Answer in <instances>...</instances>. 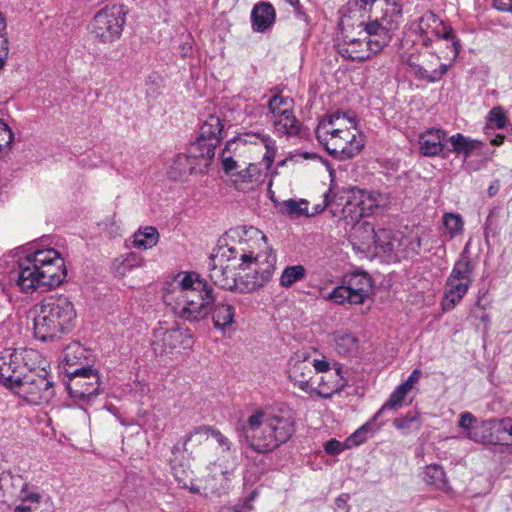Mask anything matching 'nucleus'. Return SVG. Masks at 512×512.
Listing matches in <instances>:
<instances>
[{
    "label": "nucleus",
    "mask_w": 512,
    "mask_h": 512,
    "mask_svg": "<svg viewBox=\"0 0 512 512\" xmlns=\"http://www.w3.org/2000/svg\"><path fill=\"white\" fill-rule=\"evenodd\" d=\"M163 300L178 318L198 322L212 312L214 327L220 330L234 322L235 308L224 302L214 305L213 289L196 272H182L167 282L163 288Z\"/></svg>",
    "instance_id": "f257e3e1"
},
{
    "label": "nucleus",
    "mask_w": 512,
    "mask_h": 512,
    "mask_svg": "<svg viewBox=\"0 0 512 512\" xmlns=\"http://www.w3.org/2000/svg\"><path fill=\"white\" fill-rule=\"evenodd\" d=\"M234 242L228 246L230 258H239L238 267L242 270L255 267L238 280V292L251 293L270 281L275 271L276 255L267 243V237L257 228L239 226L228 234Z\"/></svg>",
    "instance_id": "f03ea898"
},
{
    "label": "nucleus",
    "mask_w": 512,
    "mask_h": 512,
    "mask_svg": "<svg viewBox=\"0 0 512 512\" xmlns=\"http://www.w3.org/2000/svg\"><path fill=\"white\" fill-rule=\"evenodd\" d=\"M295 433L291 416L268 414L261 409L252 412L237 426L243 453L268 454L286 443Z\"/></svg>",
    "instance_id": "7ed1b4c3"
},
{
    "label": "nucleus",
    "mask_w": 512,
    "mask_h": 512,
    "mask_svg": "<svg viewBox=\"0 0 512 512\" xmlns=\"http://www.w3.org/2000/svg\"><path fill=\"white\" fill-rule=\"evenodd\" d=\"M67 275L64 259L53 248L28 253L19 262L17 286L24 293L60 286Z\"/></svg>",
    "instance_id": "20e7f679"
},
{
    "label": "nucleus",
    "mask_w": 512,
    "mask_h": 512,
    "mask_svg": "<svg viewBox=\"0 0 512 512\" xmlns=\"http://www.w3.org/2000/svg\"><path fill=\"white\" fill-rule=\"evenodd\" d=\"M345 120V114L337 111L325 116L315 130L317 140L333 158L340 161L355 157L365 145L364 137L352 119H347L349 126L343 127Z\"/></svg>",
    "instance_id": "39448f33"
},
{
    "label": "nucleus",
    "mask_w": 512,
    "mask_h": 512,
    "mask_svg": "<svg viewBox=\"0 0 512 512\" xmlns=\"http://www.w3.org/2000/svg\"><path fill=\"white\" fill-rule=\"evenodd\" d=\"M76 309L64 295L44 298L34 307V335L41 341L58 338L73 330Z\"/></svg>",
    "instance_id": "423d86ee"
},
{
    "label": "nucleus",
    "mask_w": 512,
    "mask_h": 512,
    "mask_svg": "<svg viewBox=\"0 0 512 512\" xmlns=\"http://www.w3.org/2000/svg\"><path fill=\"white\" fill-rule=\"evenodd\" d=\"M398 28V23L392 16L383 15L381 18H375L365 24V31L369 35V40L365 43L368 50L373 53L381 51L391 40V34ZM364 46L359 40H352L346 45L339 46L341 56L353 61L363 62L370 55L360 49Z\"/></svg>",
    "instance_id": "0eeeda50"
},
{
    "label": "nucleus",
    "mask_w": 512,
    "mask_h": 512,
    "mask_svg": "<svg viewBox=\"0 0 512 512\" xmlns=\"http://www.w3.org/2000/svg\"><path fill=\"white\" fill-rule=\"evenodd\" d=\"M33 369L27 370L14 391L33 405L47 404L55 395L54 382L47 370L48 363L40 354Z\"/></svg>",
    "instance_id": "6e6552de"
},
{
    "label": "nucleus",
    "mask_w": 512,
    "mask_h": 512,
    "mask_svg": "<svg viewBox=\"0 0 512 512\" xmlns=\"http://www.w3.org/2000/svg\"><path fill=\"white\" fill-rule=\"evenodd\" d=\"M40 361V353L34 349H5L0 352V383L14 390L24 373Z\"/></svg>",
    "instance_id": "1a4fd4ad"
},
{
    "label": "nucleus",
    "mask_w": 512,
    "mask_h": 512,
    "mask_svg": "<svg viewBox=\"0 0 512 512\" xmlns=\"http://www.w3.org/2000/svg\"><path fill=\"white\" fill-rule=\"evenodd\" d=\"M245 143L262 144L266 148V152L261 162L249 163L241 169V172L235 173L236 184H262L274 161L276 149L275 141L270 136L261 133H245Z\"/></svg>",
    "instance_id": "9d476101"
},
{
    "label": "nucleus",
    "mask_w": 512,
    "mask_h": 512,
    "mask_svg": "<svg viewBox=\"0 0 512 512\" xmlns=\"http://www.w3.org/2000/svg\"><path fill=\"white\" fill-rule=\"evenodd\" d=\"M125 25V13L121 6L113 5L98 11L88 24L89 34L101 43L119 39Z\"/></svg>",
    "instance_id": "9b49d317"
},
{
    "label": "nucleus",
    "mask_w": 512,
    "mask_h": 512,
    "mask_svg": "<svg viewBox=\"0 0 512 512\" xmlns=\"http://www.w3.org/2000/svg\"><path fill=\"white\" fill-rule=\"evenodd\" d=\"M472 272L471 259L463 252L446 280L443 303L445 309L454 308L467 293L472 283Z\"/></svg>",
    "instance_id": "f8f14e48"
},
{
    "label": "nucleus",
    "mask_w": 512,
    "mask_h": 512,
    "mask_svg": "<svg viewBox=\"0 0 512 512\" xmlns=\"http://www.w3.org/2000/svg\"><path fill=\"white\" fill-rule=\"evenodd\" d=\"M99 389V374L91 367H82L70 372L67 390L72 398L89 401L99 394Z\"/></svg>",
    "instance_id": "ddd939ff"
},
{
    "label": "nucleus",
    "mask_w": 512,
    "mask_h": 512,
    "mask_svg": "<svg viewBox=\"0 0 512 512\" xmlns=\"http://www.w3.org/2000/svg\"><path fill=\"white\" fill-rule=\"evenodd\" d=\"M288 378L295 387L313 396L314 372L311 369L310 353L297 351L288 362Z\"/></svg>",
    "instance_id": "4468645a"
},
{
    "label": "nucleus",
    "mask_w": 512,
    "mask_h": 512,
    "mask_svg": "<svg viewBox=\"0 0 512 512\" xmlns=\"http://www.w3.org/2000/svg\"><path fill=\"white\" fill-rule=\"evenodd\" d=\"M228 255V248L221 254L210 255L207 263L208 277L214 285L222 289L237 291L238 280L233 272L235 266L231 268L226 262H239V258H230Z\"/></svg>",
    "instance_id": "2eb2a0df"
},
{
    "label": "nucleus",
    "mask_w": 512,
    "mask_h": 512,
    "mask_svg": "<svg viewBox=\"0 0 512 512\" xmlns=\"http://www.w3.org/2000/svg\"><path fill=\"white\" fill-rule=\"evenodd\" d=\"M374 243L386 253L402 252L407 256L417 254L421 247V239L416 234L396 238L387 229L372 230Z\"/></svg>",
    "instance_id": "dca6fc26"
},
{
    "label": "nucleus",
    "mask_w": 512,
    "mask_h": 512,
    "mask_svg": "<svg viewBox=\"0 0 512 512\" xmlns=\"http://www.w3.org/2000/svg\"><path fill=\"white\" fill-rule=\"evenodd\" d=\"M192 345L193 338L189 331L179 328L156 331L152 342L154 352L159 355L170 353L176 348L189 349Z\"/></svg>",
    "instance_id": "f3484780"
},
{
    "label": "nucleus",
    "mask_w": 512,
    "mask_h": 512,
    "mask_svg": "<svg viewBox=\"0 0 512 512\" xmlns=\"http://www.w3.org/2000/svg\"><path fill=\"white\" fill-rule=\"evenodd\" d=\"M376 198L362 189H351L350 194L343 207L345 217H350L352 221H358L363 217L371 215L377 208Z\"/></svg>",
    "instance_id": "a211bd4d"
},
{
    "label": "nucleus",
    "mask_w": 512,
    "mask_h": 512,
    "mask_svg": "<svg viewBox=\"0 0 512 512\" xmlns=\"http://www.w3.org/2000/svg\"><path fill=\"white\" fill-rule=\"evenodd\" d=\"M346 385L347 381L343 377L341 369L334 368L331 371H325L314 380L313 395L327 399L340 392Z\"/></svg>",
    "instance_id": "6ab92c4d"
},
{
    "label": "nucleus",
    "mask_w": 512,
    "mask_h": 512,
    "mask_svg": "<svg viewBox=\"0 0 512 512\" xmlns=\"http://www.w3.org/2000/svg\"><path fill=\"white\" fill-rule=\"evenodd\" d=\"M467 438L478 443L502 444L501 419H491L477 423L467 433Z\"/></svg>",
    "instance_id": "aec40b11"
},
{
    "label": "nucleus",
    "mask_w": 512,
    "mask_h": 512,
    "mask_svg": "<svg viewBox=\"0 0 512 512\" xmlns=\"http://www.w3.org/2000/svg\"><path fill=\"white\" fill-rule=\"evenodd\" d=\"M246 139L245 134L240 133L231 140H229L225 148L221 153V163L222 169L227 174L233 182L236 184V175L235 173L241 172L238 161L235 159V153L240 146L246 144L244 140Z\"/></svg>",
    "instance_id": "412c9836"
},
{
    "label": "nucleus",
    "mask_w": 512,
    "mask_h": 512,
    "mask_svg": "<svg viewBox=\"0 0 512 512\" xmlns=\"http://www.w3.org/2000/svg\"><path fill=\"white\" fill-rule=\"evenodd\" d=\"M345 285L352 296V304H362L372 290V280L366 272L352 273Z\"/></svg>",
    "instance_id": "4be33fe9"
},
{
    "label": "nucleus",
    "mask_w": 512,
    "mask_h": 512,
    "mask_svg": "<svg viewBox=\"0 0 512 512\" xmlns=\"http://www.w3.org/2000/svg\"><path fill=\"white\" fill-rule=\"evenodd\" d=\"M216 147L217 146L210 143V141L198 136L197 139L190 144L187 154L191 160L194 161L203 172H205L215 155Z\"/></svg>",
    "instance_id": "5701e85b"
},
{
    "label": "nucleus",
    "mask_w": 512,
    "mask_h": 512,
    "mask_svg": "<svg viewBox=\"0 0 512 512\" xmlns=\"http://www.w3.org/2000/svg\"><path fill=\"white\" fill-rule=\"evenodd\" d=\"M216 147L217 146L210 143V141L198 136L197 139L190 144L187 154L191 160L194 161L203 172H205L215 155Z\"/></svg>",
    "instance_id": "b1692460"
},
{
    "label": "nucleus",
    "mask_w": 512,
    "mask_h": 512,
    "mask_svg": "<svg viewBox=\"0 0 512 512\" xmlns=\"http://www.w3.org/2000/svg\"><path fill=\"white\" fill-rule=\"evenodd\" d=\"M216 147L217 146L210 143V141L198 136L197 139L190 144L187 154L191 160L194 161L203 172H205L215 155Z\"/></svg>",
    "instance_id": "393cba45"
},
{
    "label": "nucleus",
    "mask_w": 512,
    "mask_h": 512,
    "mask_svg": "<svg viewBox=\"0 0 512 512\" xmlns=\"http://www.w3.org/2000/svg\"><path fill=\"white\" fill-rule=\"evenodd\" d=\"M446 132L441 129L432 128L419 137V149L424 156L433 157L439 155L444 149Z\"/></svg>",
    "instance_id": "a878e982"
},
{
    "label": "nucleus",
    "mask_w": 512,
    "mask_h": 512,
    "mask_svg": "<svg viewBox=\"0 0 512 512\" xmlns=\"http://www.w3.org/2000/svg\"><path fill=\"white\" fill-rule=\"evenodd\" d=\"M144 259L135 252H129L116 257L111 263V271L116 278H123L134 269L141 268Z\"/></svg>",
    "instance_id": "bb28decb"
},
{
    "label": "nucleus",
    "mask_w": 512,
    "mask_h": 512,
    "mask_svg": "<svg viewBox=\"0 0 512 512\" xmlns=\"http://www.w3.org/2000/svg\"><path fill=\"white\" fill-rule=\"evenodd\" d=\"M252 29L255 32H264L275 21V9L267 2H261L254 6L251 12Z\"/></svg>",
    "instance_id": "cd10ccee"
},
{
    "label": "nucleus",
    "mask_w": 512,
    "mask_h": 512,
    "mask_svg": "<svg viewBox=\"0 0 512 512\" xmlns=\"http://www.w3.org/2000/svg\"><path fill=\"white\" fill-rule=\"evenodd\" d=\"M169 173L173 180H180L193 173H203V171L186 153L175 157Z\"/></svg>",
    "instance_id": "c85d7f7f"
},
{
    "label": "nucleus",
    "mask_w": 512,
    "mask_h": 512,
    "mask_svg": "<svg viewBox=\"0 0 512 512\" xmlns=\"http://www.w3.org/2000/svg\"><path fill=\"white\" fill-rule=\"evenodd\" d=\"M159 238V232L155 227H140L132 236V245L137 249L148 250L157 245Z\"/></svg>",
    "instance_id": "c756f323"
},
{
    "label": "nucleus",
    "mask_w": 512,
    "mask_h": 512,
    "mask_svg": "<svg viewBox=\"0 0 512 512\" xmlns=\"http://www.w3.org/2000/svg\"><path fill=\"white\" fill-rule=\"evenodd\" d=\"M223 124L216 115H209L200 127L199 136L218 145L222 139Z\"/></svg>",
    "instance_id": "7c9ffc66"
},
{
    "label": "nucleus",
    "mask_w": 512,
    "mask_h": 512,
    "mask_svg": "<svg viewBox=\"0 0 512 512\" xmlns=\"http://www.w3.org/2000/svg\"><path fill=\"white\" fill-rule=\"evenodd\" d=\"M273 121V125L275 131L278 134L292 137L299 134L301 129V123L297 120L293 113V109L284 113L283 116L279 118H275Z\"/></svg>",
    "instance_id": "2f4dec72"
},
{
    "label": "nucleus",
    "mask_w": 512,
    "mask_h": 512,
    "mask_svg": "<svg viewBox=\"0 0 512 512\" xmlns=\"http://www.w3.org/2000/svg\"><path fill=\"white\" fill-rule=\"evenodd\" d=\"M451 147L447 149L448 152L455 154H463L465 157H469L471 153L478 149L481 142L478 140L470 139L461 133H456L449 138Z\"/></svg>",
    "instance_id": "473e14b6"
},
{
    "label": "nucleus",
    "mask_w": 512,
    "mask_h": 512,
    "mask_svg": "<svg viewBox=\"0 0 512 512\" xmlns=\"http://www.w3.org/2000/svg\"><path fill=\"white\" fill-rule=\"evenodd\" d=\"M409 67L417 79L426 81L428 83H435L440 81L444 75H446L449 69V65L444 63L440 64L438 69L433 70H429L414 62H409Z\"/></svg>",
    "instance_id": "72a5a7b5"
},
{
    "label": "nucleus",
    "mask_w": 512,
    "mask_h": 512,
    "mask_svg": "<svg viewBox=\"0 0 512 512\" xmlns=\"http://www.w3.org/2000/svg\"><path fill=\"white\" fill-rule=\"evenodd\" d=\"M393 425L404 435L418 431L421 428L420 413L418 411H410L405 416L395 418Z\"/></svg>",
    "instance_id": "f704fd0d"
},
{
    "label": "nucleus",
    "mask_w": 512,
    "mask_h": 512,
    "mask_svg": "<svg viewBox=\"0 0 512 512\" xmlns=\"http://www.w3.org/2000/svg\"><path fill=\"white\" fill-rule=\"evenodd\" d=\"M17 500L19 501L17 506L41 508L43 504V496L38 492L37 488L27 483L23 484L20 489Z\"/></svg>",
    "instance_id": "c9c22d12"
},
{
    "label": "nucleus",
    "mask_w": 512,
    "mask_h": 512,
    "mask_svg": "<svg viewBox=\"0 0 512 512\" xmlns=\"http://www.w3.org/2000/svg\"><path fill=\"white\" fill-rule=\"evenodd\" d=\"M423 480L426 484L438 489H444L447 486L446 474L442 466L437 464H431L425 467Z\"/></svg>",
    "instance_id": "e433bc0d"
},
{
    "label": "nucleus",
    "mask_w": 512,
    "mask_h": 512,
    "mask_svg": "<svg viewBox=\"0 0 512 512\" xmlns=\"http://www.w3.org/2000/svg\"><path fill=\"white\" fill-rule=\"evenodd\" d=\"M294 107V101L290 97L283 96L281 94L273 95L268 101V109L272 114V120L279 118L284 113L292 110Z\"/></svg>",
    "instance_id": "4c0bfd02"
},
{
    "label": "nucleus",
    "mask_w": 512,
    "mask_h": 512,
    "mask_svg": "<svg viewBox=\"0 0 512 512\" xmlns=\"http://www.w3.org/2000/svg\"><path fill=\"white\" fill-rule=\"evenodd\" d=\"M211 427L199 426L184 437L183 449L192 452L194 448L201 445L210 436Z\"/></svg>",
    "instance_id": "58836bf2"
},
{
    "label": "nucleus",
    "mask_w": 512,
    "mask_h": 512,
    "mask_svg": "<svg viewBox=\"0 0 512 512\" xmlns=\"http://www.w3.org/2000/svg\"><path fill=\"white\" fill-rule=\"evenodd\" d=\"M411 391L406 385L400 384L392 392L389 399L383 404L379 411L374 415L373 420H376L379 415L386 409H395L402 405L403 400L407 394Z\"/></svg>",
    "instance_id": "ea45409f"
},
{
    "label": "nucleus",
    "mask_w": 512,
    "mask_h": 512,
    "mask_svg": "<svg viewBox=\"0 0 512 512\" xmlns=\"http://www.w3.org/2000/svg\"><path fill=\"white\" fill-rule=\"evenodd\" d=\"M306 276V268L303 265H294L286 267L280 276V285L284 288H290L297 281Z\"/></svg>",
    "instance_id": "a19ab883"
},
{
    "label": "nucleus",
    "mask_w": 512,
    "mask_h": 512,
    "mask_svg": "<svg viewBox=\"0 0 512 512\" xmlns=\"http://www.w3.org/2000/svg\"><path fill=\"white\" fill-rule=\"evenodd\" d=\"M280 212L291 217H299L308 215V202L306 200L288 199L281 203Z\"/></svg>",
    "instance_id": "79ce46f5"
},
{
    "label": "nucleus",
    "mask_w": 512,
    "mask_h": 512,
    "mask_svg": "<svg viewBox=\"0 0 512 512\" xmlns=\"http://www.w3.org/2000/svg\"><path fill=\"white\" fill-rule=\"evenodd\" d=\"M507 124V117L502 107L492 108L486 117L485 133L490 134L493 128L503 129Z\"/></svg>",
    "instance_id": "37998d69"
},
{
    "label": "nucleus",
    "mask_w": 512,
    "mask_h": 512,
    "mask_svg": "<svg viewBox=\"0 0 512 512\" xmlns=\"http://www.w3.org/2000/svg\"><path fill=\"white\" fill-rule=\"evenodd\" d=\"M442 222L450 238L462 234L464 230V221L460 214L445 213Z\"/></svg>",
    "instance_id": "c03bdc74"
},
{
    "label": "nucleus",
    "mask_w": 512,
    "mask_h": 512,
    "mask_svg": "<svg viewBox=\"0 0 512 512\" xmlns=\"http://www.w3.org/2000/svg\"><path fill=\"white\" fill-rule=\"evenodd\" d=\"M173 475L179 486L185 489H189L192 492H198V489L194 486L193 472L183 468L182 466L172 467Z\"/></svg>",
    "instance_id": "a18cd8bd"
},
{
    "label": "nucleus",
    "mask_w": 512,
    "mask_h": 512,
    "mask_svg": "<svg viewBox=\"0 0 512 512\" xmlns=\"http://www.w3.org/2000/svg\"><path fill=\"white\" fill-rule=\"evenodd\" d=\"M336 348L341 354H350L357 348V338L350 333H341L336 336Z\"/></svg>",
    "instance_id": "49530a36"
},
{
    "label": "nucleus",
    "mask_w": 512,
    "mask_h": 512,
    "mask_svg": "<svg viewBox=\"0 0 512 512\" xmlns=\"http://www.w3.org/2000/svg\"><path fill=\"white\" fill-rule=\"evenodd\" d=\"M368 437L369 424H364L346 439L345 445L347 448L358 446L364 443Z\"/></svg>",
    "instance_id": "de8ad7c7"
},
{
    "label": "nucleus",
    "mask_w": 512,
    "mask_h": 512,
    "mask_svg": "<svg viewBox=\"0 0 512 512\" xmlns=\"http://www.w3.org/2000/svg\"><path fill=\"white\" fill-rule=\"evenodd\" d=\"M327 300H331L336 304H352V296L347 290L346 285L338 286L333 291H331L326 297Z\"/></svg>",
    "instance_id": "09e8293b"
},
{
    "label": "nucleus",
    "mask_w": 512,
    "mask_h": 512,
    "mask_svg": "<svg viewBox=\"0 0 512 512\" xmlns=\"http://www.w3.org/2000/svg\"><path fill=\"white\" fill-rule=\"evenodd\" d=\"M441 24H442V22L438 19V17L434 13L427 12L419 18L418 30L422 34H427L428 30L430 28H432L434 30V27H437V25H441Z\"/></svg>",
    "instance_id": "8fccbe9b"
},
{
    "label": "nucleus",
    "mask_w": 512,
    "mask_h": 512,
    "mask_svg": "<svg viewBox=\"0 0 512 512\" xmlns=\"http://www.w3.org/2000/svg\"><path fill=\"white\" fill-rule=\"evenodd\" d=\"M434 33L439 38H442V39H445V40H451L452 41L451 45H452L453 50H454V56H457L459 54L461 45H460L459 41L455 39L453 30H452V28L450 26H444L443 25V33L442 34L437 29V27H434Z\"/></svg>",
    "instance_id": "3c124183"
},
{
    "label": "nucleus",
    "mask_w": 512,
    "mask_h": 512,
    "mask_svg": "<svg viewBox=\"0 0 512 512\" xmlns=\"http://www.w3.org/2000/svg\"><path fill=\"white\" fill-rule=\"evenodd\" d=\"M210 435L215 438L218 445L223 448V451L229 454L233 453V443L219 430L211 428Z\"/></svg>",
    "instance_id": "603ef678"
},
{
    "label": "nucleus",
    "mask_w": 512,
    "mask_h": 512,
    "mask_svg": "<svg viewBox=\"0 0 512 512\" xmlns=\"http://www.w3.org/2000/svg\"><path fill=\"white\" fill-rule=\"evenodd\" d=\"M501 438L502 443L512 442V418H501Z\"/></svg>",
    "instance_id": "864d4df0"
},
{
    "label": "nucleus",
    "mask_w": 512,
    "mask_h": 512,
    "mask_svg": "<svg viewBox=\"0 0 512 512\" xmlns=\"http://www.w3.org/2000/svg\"><path fill=\"white\" fill-rule=\"evenodd\" d=\"M477 424L476 417L470 412H464L460 415L459 427L466 431V434Z\"/></svg>",
    "instance_id": "5fc2aeb1"
},
{
    "label": "nucleus",
    "mask_w": 512,
    "mask_h": 512,
    "mask_svg": "<svg viewBox=\"0 0 512 512\" xmlns=\"http://www.w3.org/2000/svg\"><path fill=\"white\" fill-rule=\"evenodd\" d=\"M6 20L2 13H0V52L9 53V42L6 35Z\"/></svg>",
    "instance_id": "6e6d98bb"
},
{
    "label": "nucleus",
    "mask_w": 512,
    "mask_h": 512,
    "mask_svg": "<svg viewBox=\"0 0 512 512\" xmlns=\"http://www.w3.org/2000/svg\"><path fill=\"white\" fill-rule=\"evenodd\" d=\"M310 362H311V369H313V372L323 374L325 371H331L333 370L330 368L329 363L324 359H315L312 358L310 355Z\"/></svg>",
    "instance_id": "4d7b16f0"
},
{
    "label": "nucleus",
    "mask_w": 512,
    "mask_h": 512,
    "mask_svg": "<svg viewBox=\"0 0 512 512\" xmlns=\"http://www.w3.org/2000/svg\"><path fill=\"white\" fill-rule=\"evenodd\" d=\"M324 450L327 454L335 455L343 451L342 443L336 439H331L326 442Z\"/></svg>",
    "instance_id": "13d9d810"
},
{
    "label": "nucleus",
    "mask_w": 512,
    "mask_h": 512,
    "mask_svg": "<svg viewBox=\"0 0 512 512\" xmlns=\"http://www.w3.org/2000/svg\"><path fill=\"white\" fill-rule=\"evenodd\" d=\"M0 136L6 144H11L14 139V133L2 119H0Z\"/></svg>",
    "instance_id": "bf43d9fd"
},
{
    "label": "nucleus",
    "mask_w": 512,
    "mask_h": 512,
    "mask_svg": "<svg viewBox=\"0 0 512 512\" xmlns=\"http://www.w3.org/2000/svg\"><path fill=\"white\" fill-rule=\"evenodd\" d=\"M83 354V349L81 348V346L79 344H73V345H70L66 350H65V355H64V359L66 360V362L68 364H74V361H73V357L75 354Z\"/></svg>",
    "instance_id": "052dcab7"
},
{
    "label": "nucleus",
    "mask_w": 512,
    "mask_h": 512,
    "mask_svg": "<svg viewBox=\"0 0 512 512\" xmlns=\"http://www.w3.org/2000/svg\"><path fill=\"white\" fill-rule=\"evenodd\" d=\"M349 495L342 494L335 500V512H349Z\"/></svg>",
    "instance_id": "680f3d73"
},
{
    "label": "nucleus",
    "mask_w": 512,
    "mask_h": 512,
    "mask_svg": "<svg viewBox=\"0 0 512 512\" xmlns=\"http://www.w3.org/2000/svg\"><path fill=\"white\" fill-rule=\"evenodd\" d=\"M421 376V371L419 369H414L410 376L407 378L405 382L402 384L406 385L409 389H412L414 384H416Z\"/></svg>",
    "instance_id": "e2e57ef3"
},
{
    "label": "nucleus",
    "mask_w": 512,
    "mask_h": 512,
    "mask_svg": "<svg viewBox=\"0 0 512 512\" xmlns=\"http://www.w3.org/2000/svg\"><path fill=\"white\" fill-rule=\"evenodd\" d=\"M496 9L504 12H512V0H494Z\"/></svg>",
    "instance_id": "0e129e2a"
},
{
    "label": "nucleus",
    "mask_w": 512,
    "mask_h": 512,
    "mask_svg": "<svg viewBox=\"0 0 512 512\" xmlns=\"http://www.w3.org/2000/svg\"><path fill=\"white\" fill-rule=\"evenodd\" d=\"M10 506L7 504L5 499V492L3 490L2 479L0 478V512H7Z\"/></svg>",
    "instance_id": "69168bd1"
},
{
    "label": "nucleus",
    "mask_w": 512,
    "mask_h": 512,
    "mask_svg": "<svg viewBox=\"0 0 512 512\" xmlns=\"http://www.w3.org/2000/svg\"><path fill=\"white\" fill-rule=\"evenodd\" d=\"M180 53L182 57H188L192 54V44L189 41H185L179 45Z\"/></svg>",
    "instance_id": "338daca9"
},
{
    "label": "nucleus",
    "mask_w": 512,
    "mask_h": 512,
    "mask_svg": "<svg viewBox=\"0 0 512 512\" xmlns=\"http://www.w3.org/2000/svg\"><path fill=\"white\" fill-rule=\"evenodd\" d=\"M14 512H43L40 508L34 506H15Z\"/></svg>",
    "instance_id": "774afa93"
}]
</instances>
